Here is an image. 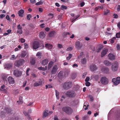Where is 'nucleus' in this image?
I'll list each match as a JSON object with an SVG mask.
<instances>
[{
    "label": "nucleus",
    "mask_w": 120,
    "mask_h": 120,
    "mask_svg": "<svg viewBox=\"0 0 120 120\" xmlns=\"http://www.w3.org/2000/svg\"><path fill=\"white\" fill-rule=\"evenodd\" d=\"M12 110V109H10L8 108H6L4 110V111L1 112L0 117L2 118H4L6 116V113H10Z\"/></svg>",
    "instance_id": "obj_1"
},
{
    "label": "nucleus",
    "mask_w": 120,
    "mask_h": 120,
    "mask_svg": "<svg viewBox=\"0 0 120 120\" xmlns=\"http://www.w3.org/2000/svg\"><path fill=\"white\" fill-rule=\"evenodd\" d=\"M65 94L68 97L72 98L74 97L76 95V93L74 91L72 90L67 91Z\"/></svg>",
    "instance_id": "obj_2"
},
{
    "label": "nucleus",
    "mask_w": 120,
    "mask_h": 120,
    "mask_svg": "<svg viewBox=\"0 0 120 120\" xmlns=\"http://www.w3.org/2000/svg\"><path fill=\"white\" fill-rule=\"evenodd\" d=\"M72 83L70 82H66L63 84V87L65 89H68L71 87Z\"/></svg>",
    "instance_id": "obj_3"
},
{
    "label": "nucleus",
    "mask_w": 120,
    "mask_h": 120,
    "mask_svg": "<svg viewBox=\"0 0 120 120\" xmlns=\"http://www.w3.org/2000/svg\"><path fill=\"white\" fill-rule=\"evenodd\" d=\"M118 64L117 62H113L112 64L111 69L113 71H116L117 70L118 68Z\"/></svg>",
    "instance_id": "obj_4"
},
{
    "label": "nucleus",
    "mask_w": 120,
    "mask_h": 120,
    "mask_svg": "<svg viewBox=\"0 0 120 120\" xmlns=\"http://www.w3.org/2000/svg\"><path fill=\"white\" fill-rule=\"evenodd\" d=\"M62 109L64 112H65L67 114H71L72 112V109L69 107H64L62 108Z\"/></svg>",
    "instance_id": "obj_5"
},
{
    "label": "nucleus",
    "mask_w": 120,
    "mask_h": 120,
    "mask_svg": "<svg viewBox=\"0 0 120 120\" xmlns=\"http://www.w3.org/2000/svg\"><path fill=\"white\" fill-rule=\"evenodd\" d=\"M100 82L102 84L104 85H107L109 83L108 79L105 77H102L101 78Z\"/></svg>",
    "instance_id": "obj_6"
},
{
    "label": "nucleus",
    "mask_w": 120,
    "mask_h": 120,
    "mask_svg": "<svg viewBox=\"0 0 120 120\" xmlns=\"http://www.w3.org/2000/svg\"><path fill=\"white\" fill-rule=\"evenodd\" d=\"M33 48L36 49H38L39 47V44L37 41H35L33 42L32 45Z\"/></svg>",
    "instance_id": "obj_7"
},
{
    "label": "nucleus",
    "mask_w": 120,
    "mask_h": 120,
    "mask_svg": "<svg viewBox=\"0 0 120 120\" xmlns=\"http://www.w3.org/2000/svg\"><path fill=\"white\" fill-rule=\"evenodd\" d=\"M8 82L9 83L11 84H13L15 83L14 79L11 76H10L7 78Z\"/></svg>",
    "instance_id": "obj_8"
},
{
    "label": "nucleus",
    "mask_w": 120,
    "mask_h": 120,
    "mask_svg": "<svg viewBox=\"0 0 120 120\" xmlns=\"http://www.w3.org/2000/svg\"><path fill=\"white\" fill-rule=\"evenodd\" d=\"M14 75L16 77L20 76L21 75V72L19 71L18 70H15L13 71Z\"/></svg>",
    "instance_id": "obj_9"
},
{
    "label": "nucleus",
    "mask_w": 120,
    "mask_h": 120,
    "mask_svg": "<svg viewBox=\"0 0 120 120\" xmlns=\"http://www.w3.org/2000/svg\"><path fill=\"white\" fill-rule=\"evenodd\" d=\"M97 68L96 66L94 64H92L90 67V70L92 72L95 71Z\"/></svg>",
    "instance_id": "obj_10"
},
{
    "label": "nucleus",
    "mask_w": 120,
    "mask_h": 120,
    "mask_svg": "<svg viewBox=\"0 0 120 120\" xmlns=\"http://www.w3.org/2000/svg\"><path fill=\"white\" fill-rule=\"evenodd\" d=\"M82 46V44L79 41H77L75 43V47L78 49H80Z\"/></svg>",
    "instance_id": "obj_11"
},
{
    "label": "nucleus",
    "mask_w": 120,
    "mask_h": 120,
    "mask_svg": "<svg viewBox=\"0 0 120 120\" xmlns=\"http://www.w3.org/2000/svg\"><path fill=\"white\" fill-rule=\"evenodd\" d=\"M108 57L109 59L112 60H113L115 59V56L111 53H109L108 55Z\"/></svg>",
    "instance_id": "obj_12"
},
{
    "label": "nucleus",
    "mask_w": 120,
    "mask_h": 120,
    "mask_svg": "<svg viewBox=\"0 0 120 120\" xmlns=\"http://www.w3.org/2000/svg\"><path fill=\"white\" fill-rule=\"evenodd\" d=\"M102 72L106 73H109V70L108 68L105 67H103L101 69Z\"/></svg>",
    "instance_id": "obj_13"
},
{
    "label": "nucleus",
    "mask_w": 120,
    "mask_h": 120,
    "mask_svg": "<svg viewBox=\"0 0 120 120\" xmlns=\"http://www.w3.org/2000/svg\"><path fill=\"white\" fill-rule=\"evenodd\" d=\"M57 66L56 65H54L52 70L51 71L52 73V74H55L57 71Z\"/></svg>",
    "instance_id": "obj_14"
},
{
    "label": "nucleus",
    "mask_w": 120,
    "mask_h": 120,
    "mask_svg": "<svg viewBox=\"0 0 120 120\" xmlns=\"http://www.w3.org/2000/svg\"><path fill=\"white\" fill-rule=\"evenodd\" d=\"M91 79H94L96 80L97 81L98 79L99 78V77L98 75H92L90 77Z\"/></svg>",
    "instance_id": "obj_15"
},
{
    "label": "nucleus",
    "mask_w": 120,
    "mask_h": 120,
    "mask_svg": "<svg viewBox=\"0 0 120 120\" xmlns=\"http://www.w3.org/2000/svg\"><path fill=\"white\" fill-rule=\"evenodd\" d=\"M56 34V32L54 30H52L49 32L48 35L49 37H51L54 36Z\"/></svg>",
    "instance_id": "obj_16"
},
{
    "label": "nucleus",
    "mask_w": 120,
    "mask_h": 120,
    "mask_svg": "<svg viewBox=\"0 0 120 120\" xmlns=\"http://www.w3.org/2000/svg\"><path fill=\"white\" fill-rule=\"evenodd\" d=\"M12 66V64L11 63L7 64L4 66L5 68L8 70L11 68Z\"/></svg>",
    "instance_id": "obj_17"
},
{
    "label": "nucleus",
    "mask_w": 120,
    "mask_h": 120,
    "mask_svg": "<svg viewBox=\"0 0 120 120\" xmlns=\"http://www.w3.org/2000/svg\"><path fill=\"white\" fill-rule=\"evenodd\" d=\"M108 52V50L107 49H103L101 53V57H103Z\"/></svg>",
    "instance_id": "obj_18"
},
{
    "label": "nucleus",
    "mask_w": 120,
    "mask_h": 120,
    "mask_svg": "<svg viewBox=\"0 0 120 120\" xmlns=\"http://www.w3.org/2000/svg\"><path fill=\"white\" fill-rule=\"evenodd\" d=\"M104 63L105 65L108 66H110L111 65V63L107 60H104Z\"/></svg>",
    "instance_id": "obj_19"
},
{
    "label": "nucleus",
    "mask_w": 120,
    "mask_h": 120,
    "mask_svg": "<svg viewBox=\"0 0 120 120\" xmlns=\"http://www.w3.org/2000/svg\"><path fill=\"white\" fill-rule=\"evenodd\" d=\"M49 61L48 59H45L43 60L41 62V64L43 65H45L47 64L48 62Z\"/></svg>",
    "instance_id": "obj_20"
},
{
    "label": "nucleus",
    "mask_w": 120,
    "mask_h": 120,
    "mask_svg": "<svg viewBox=\"0 0 120 120\" xmlns=\"http://www.w3.org/2000/svg\"><path fill=\"white\" fill-rule=\"evenodd\" d=\"M24 11L22 9L20 10L18 13L19 16L21 17H23V14L24 13Z\"/></svg>",
    "instance_id": "obj_21"
},
{
    "label": "nucleus",
    "mask_w": 120,
    "mask_h": 120,
    "mask_svg": "<svg viewBox=\"0 0 120 120\" xmlns=\"http://www.w3.org/2000/svg\"><path fill=\"white\" fill-rule=\"evenodd\" d=\"M45 36V35L44 32L43 31L40 32L39 34V36L40 38H43Z\"/></svg>",
    "instance_id": "obj_22"
},
{
    "label": "nucleus",
    "mask_w": 120,
    "mask_h": 120,
    "mask_svg": "<svg viewBox=\"0 0 120 120\" xmlns=\"http://www.w3.org/2000/svg\"><path fill=\"white\" fill-rule=\"evenodd\" d=\"M45 47L48 49H51L52 48V45L50 44H46L45 45Z\"/></svg>",
    "instance_id": "obj_23"
},
{
    "label": "nucleus",
    "mask_w": 120,
    "mask_h": 120,
    "mask_svg": "<svg viewBox=\"0 0 120 120\" xmlns=\"http://www.w3.org/2000/svg\"><path fill=\"white\" fill-rule=\"evenodd\" d=\"M19 100L17 102L18 104L20 105L21 104L23 103V100H22V97L21 96H20L19 98Z\"/></svg>",
    "instance_id": "obj_24"
},
{
    "label": "nucleus",
    "mask_w": 120,
    "mask_h": 120,
    "mask_svg": "<svg viewBox=\"0 0 120 120\" xmlns=\"http://www.w3.org/2000/svg\"><path fill=\"white\" fill-rule=\"evenodd\" d=\"M48 110L47 109H45L44 112L43 113V118H44L45 117L47 116H48L49 114L48 113Z\"/></svg>",
    "instance_id": "obj_25"
},
{
    "label": "nucleus",
    "mask_w": 120,
    "mask_h": 120,
    "mask_svg": "<svg viewBox=\"0 0 120 120\" xmlns=\"http://www.w3.org/2000/svg\"><path fill=\"white\" fill-rule=\"evenodd\" d=\"M8 75L6 74H3L2 75V78L4 80H5L6 81V78L8 76ZM7 82V81H6Z\"/></svg>",
    "instance_id": "obj_26"
},
{
    "label": "nucleus",
    "mask_w": 120,
    "mask_h": 120,
    "mask_svg": "<svg viewBox=\"0 0 120 120\" xmlns=\"http://www.w3.org/2000/svg\"><path fill=\"white\" fill-rule=\"evenodd\" d=\"M42 53L41 52H39L37 53L36 56H37L38 58L39 59H41L42 57Z\"/></svg>",
    "instance_id": "obj_27"
},
{
    "label": "nucleus",
    "mask_w": 120,
    "mask_h": 120,
    "mask_svg": "<svg viewBox=\"0 0 120 120\" xmlns=\"http://www.w3.org/2000/svg\"><path fill=\"white\" fill-rule=\"evenodd\" d=\"M81 63L83 64H85L86 62V58H84L82 59L81 60Z\"/></svg>",
    "instance_id": "obj_28"
},
{
    "label": "nucleus",
    "mask_w": 120,
    "mask_h": 120,
    "mask_svg": "<svg viewBox=\"0 0 120 120\" xmlns=\"http://www.w3.org/2000/svg\"><path fill=\"white\" fill-rule=\"evenodd\" d=\"M15 64L17 66H19L21 65L19 60L18 61H16L15 63Z\"/></svg>",
    "instance_id": "obj_29"
},
{
    "label": "nucleus",
    "mask_w": 120,
    "mask_h": 120,
    "mask_svg": "<svg viewBox=\"0 0 120 120\" xmlns=\"http://www.w3.org/2000/svg\"><path fill=\"white\" fill-rule=\"evenodd\" d=\"M53 62L51 61H50L48 65V69H50L51 67H52L53 64Z\"/></svg>",
    "instance_id": "obj_30"
},
{
    "label": "nucleus",
    "mask_w": 120,
    "mask_h": 120,
    "mask_svg": "<svg viewBox=\"0 0 120 120\" xmlns=\"http://www.w3.org/2000/svg\"><path fill=\"white\" fill-rule=\"evenodd\" d=\"M56 95L57 99L58 100L59 98V93L57 90H56Z\"/></svg>",
    "instance_id": "obj_31"
},
{
    "label": "nucleus",
    "mask_w": 120,
    "mask_h": 120,
    "mask_svg": "<svg viewBox=\"0 0 120 120\" xmlns=\"http://www.w3.org/2000/svg\"><path fill=\"white\" fill-rule=\"evenodd\" d=\"M71 33H70L68 32H67L66 33H63L62 34V35L64 37H66L67 35H70L71 34Z\"/></svg>",
    "instance_id": "obj_32"
},
{
    "label": "nucleus",
    "mask_w": 120,
    "mask_h": 120,
    "mask_svg": "<svg viewBox=\"0 0 120 120\" xmlns=\"http://www.w3.org/2000/svg\"><path fill=\"white\" fill-rule=\"evenodd\" d=\"M27 53L26 51H23L21 54V56L23 57H24L27 54Z\"/></svg>",
    "instance_id": "obj_33"
},
{
    "label": "nucleus",
    "mask_w": 120,
    "mask_h": 120,
    "mask_svg": "<svg viewBox=\"0 0 120 120\" xmlns=\"http://www.w3.org/2000/svg\"><path fill=\"white\" fill-rule=\"evenodd\" d=\"M5 87V86L4 85H3L1 87V88H0V90L1 91H3L4 92H6V90L5 89H4Z\"/></svg>",
    "instance_id": "obj_34"
},
{
    "label": "nucleus",
    "mask_w": 120,
    "mask_h": 120,
    "mask_svg": "<svg viewBox=\"0 0 120 120\" xmlns=\"http://www.w3.org/2000/svg\"><path fill=\"white\" fill-rule=\"evenodd\" d=\"M112 81L113 83L114 84L116 85H118L117 83H116V82H117L116 79L115 78H114L112 80Z\"/></svg>",
    "instance_id": "obj_35"
},
{
    "label": "nucleus",
    "mask_w": 120,
    "mask_h": 120,
    "mask_svg": "<svg viewBox=\"0 0 120 120\" xmlns=\"http://www.w3.org/2000/svg\"><path fill=\"white\" fill-rule=\"evenodd\" d=\"M116 79L117 82H116V83H117L118 85L120 83V77H117Z\"/></svg>",
    "instance_id": "obj_36"
},
{
    "label": "nucleus",
    "mask_w": 120,
    "mask_h": 120,
    "mask_svg": "<svg viewBox=\"0 0 120 120\" xmlns=\"http://www.w3.org/2000/svg\"><path fill=\"white\" fill-rule=\"evenodd\" d=\"M30 63L32 65L34 64L35 63V60L33 59H32L30 61Z\"/></svg>",
    "instance_id": "obj_37"
},
{
    "label": "nucleus",
    "mask_w": 120,
    "mask_h": 120,
    "mask_svg": "<svg viewBox=\"0 0 120 120\" xmlns=\"http://www.w3.org/2000/svg\"><path fill=\"white\" fill-rule=\"evenodd\" d=\"M67 8V7L66 6H64L63 5H61V9L62 10H64V9H66Z\"/></svg>",
    "instance_id": "obj_38"
},
{
    "label": "nucleus",
    "mask_w": 120,
    "mask_h": 120,
    "mask_svg": "<svg viewBox=\"0 0 120 120\" xmlns=\"http://www.w3.org/2000/svg\"><path fill=\"white\" fill-rule=\"evenodd\" d=\"M43 3V2H42L41 1H40L37 3L35 5H36L38 6L42 4Z\"/></svg>",
    "instance_id": "obj_39"
},
{
    "label": "nucleus",
    "mask_w": 120,
    "mask_h": 120,
    "mask_svg": "<svg viewBox=\"0 0 120 120\" xmlns=\"http://www.w3.org/2000/svg\"><path fill=\"white\" fill-rule=\"evenodd\" d=\"M72 56V55L71 54H69V56L67 58V59L68 60H69Z\"/></svg>",
    "instance_id": "obj_40"
},
{
    "label": "nucleus",
    "mask_w": 120,
    "mask_h": 120,
    "mask_svg": "<svg viewBox=\"0 0 120 120\" xmlns=\"http://www.w3.org/2000/svg\"><path fill=\"white\" fill-rule=\"evenodd\" d=\"M32 17V16L30 14H28L27 15V19L28 20H30V18Z\"/></svg>",
    "instance_id": "obj_41"
},
{
    "label": "nucleus",
    "mask_w": 120,
    "mask_h": 120,
    "mask_svg": "<svg viewBox=\"0 0 120 120\" xmlns=\"http://www.w3.org/2000/svg\"><path fill=\"white\" fill-rule=\"evenodd\" d=\"M45 86L46 88V89L48 88H52V86L51 85L49 84L48 85H46Z\"/></svg>",
    "instance_id": "obj_42"
},
{
    "label": "nucleus",
    "mask_w": 120,
    "mask_h": 120,
    "mask_svg": "<svg viewBox=\"0 0 120 120\" xmlns=\"http://www.w3.org/2000/svg\"><path fill=\"white\" fill-rule=\"evenodd\" d=\"M112 33L110 32L109 31L105 33V35H112Z\"/></svg>",
    "instance_id": "obj_43"
},
{
    "label": "nucleus",
    "mask_w": 120,
    "mask_h": 120,
    "mask_svg": "<svg viewBox=\"0 0 120 120\" xmlns=\"http://www.w3.org/2000/svg\"><path fill=\"white\" fill-rule=\"evenodd\" d=\"M38 69L39 70H42L44 71H45V68L42 67H40L38 68Z\"/></svg>",
    "instance_id": "obj_44"
},
{
    "label": "nucleus",
    "mask_w": 120,
    "mask_h": 120,
    "mask_svg": "<svg viewBox=\"0 0 120 120\" xmlns=\"http://www.w3.org/2000/svg\"><path fill=\"white\" fill-rule=\"evenodd\" d=\"M109 11L107 9L105 11H104V15H107L108 13L109 12Z\"/></svg>",
    "instance_id": "obj_45"
},
{
    "label": "nucleus",
    "mask_w": 120,
    "mask_h": 120,
    "mask_svg": "<svg viewBox=\"0 0 120 120\" xmlns=\"http://www.w3.org/2000/svg\"><path fill=\"white\" fill-rule=\"evenodd\" d=\"M79 101L78 100L76 99L74 101V103L75 105H76L78 104Z\"/></svg>",
    "instance_id": "obj_46"
},
{
    "label": "nucleus",
    "mask_w": 120,
    "mask_h": 120,
    "mask_svg": "<svg viewBox=\"0 0 120 120\" xmlns=\"http://www.w3.org/2000/svg\"><path fill=\"white\" fill-rule=\"evenodd\" d=\"M87 73L86 72H84V73H83L82 74V77L83 78H84L86 75L87 74Z\"/></svg>",
    "instance_id": "obj_47"
},
{
    "label": "nucleus",
    "mask_w": 120,
    "mask_h": 120,
    "mask_svg": "<svg viewBox=\"0 0 120 120\" xmlns=\"http://www.w3.org/2000/svg\"><path fill=\"white\" fill-rule=\"evenodd\" d=\"M57 46L59 49H61L63 47L62 45L60 44H58Z\"/></svg>",
    "instance_id": "obj_48"
},
{
    "label": "nucleus",
    "mask_w": 120,
    "mask_h": 120,
    "mask_svg": "<svg viewBox=\"0 0 120 120\" xmlns=\"http://www.w3.org/2000/svg\"><path fill=\"white\" fill-rule=\"evenodd\" d=\"M116 36L117 38H120V33H117L116 34Z\"/></svg>",
    "instance_id": "obj_49"
},
{
    "label": "nucleus",
    "mask_w": 120,
    "mask_h": 120,
    "mask_svg": "<svg viewBox=\"0 0 120 120\" xmlns=\"http://www.w3.org/2000/svg\"><path fill=\"white\" fill-rule=\"evenodd\" d=\"M72 49L73 48L72 47H70L67 48V51H71L72 50Z\"/></svg>",
    "instance_id": "obj_50"
},
{
    "label": "nucleus",
    "mask_w": 120,
    "mask_h": 120,
    "mask_svg": "<svg viewBox=\"0 0 120 120\" xmlns=\"http://www.w3.org/2000/svg\"><path fill=\"white\" fill-rule=\"evenodd\" d=\"M11 30H8V33H5L4 34V35L5 36L9 34V33L11 32Z\"/></svg>",
    "instance_id": "obj_51"
},
{
    "label": "nucleus",
    "mask_w": 120,
    "mask_h": 120,
    "mask_svg": "<svg viewBox=\"0 0 120 120\" xmlns=\"http://www.w3.org/2000/svg\"><path fill=\"white\" fill-rule=\"evenodd\" d=\"M85 85L87 86H89L90 85V83L88 82H86L85 83Z\"/></svg>",
    "instance_id": "obj_52"
},
{
    "label": "nucleus",
    "mask_w": 120,
    "mask_h": 120,
    "mask_svg": "<svg viewBox=\"0 0 120 120\" xmlns=\"http://www.w3.org/2000/svg\"><path fill=\"white\" fill-rule=\"evenodd\" d=\"M6 18L9 21H11L10 18L8 15H7L6 17Z\"/></svg>",
    "instance_id": "obj_53"
},
{
    "label": "nucleus",
    "mask_w": 120,
    "mask_h": 120,
    "mask_svg": "<svg viewBox=\"0 0 120 120\" xmlns=\"http://www.w3.org/2000/svg\"><path fill=\"white\" fill-rule=\"evenodd\" d=\"M19 60L21 65L23 64L25 62V61L23 59L20 60Z\"/></svg>",
    "instance_id": "obj_54"
},
{
    "label": "nucleus",
    "mask_w": 120,
    "mask_h": 120,
    "mask_svg": "<svg viewBox=\"0 0 120 120\" xmlns=\"http://www.w3.org/2000/svg\"><path fill=\"white\" fill-rule=\"evenodd\" d=\"M113 15L114 16L113 18H114L117 19L118 17V15L116 14H114Z\"/></svg>",
    "instance_id": "obj_55"
},
{
    "label": "nucleus",
    "mask_w": 120,
    "mask_h": 120,
    "mask_svg": "<svg viewBox=\"0 0 120 120\" xmlns=\"http://www.w3.org/2000/svg\"><path fill=\"white\" fill-rule=\"evenodd\" d=\"M24 48H25L27 49L28 48V45L26 43H25L24 44Z\"/></svg>",
    "instance_id": "obj_56"
},
{
    "label": "nucleus",
    "mask_w": 120,
    "mask_h": 120,
    "mask_svg": "<svg viewBox=\"0 0 120 120\" xmlns=\"http://www.w3.org/2000/svg\"><path fill=\"white\" fill-rule=\"evenodd\" d=\"M5 16L4 14H1L0 15V18L1 19H3Z\"/></svg>",
    "instance_id": "obj_57"
},
{
    "label": "nucleus",
    "mask_w": 120,
    "mask_h": 120,
    "mask_svg": "<svg viewBox=\"0 0 120 120\" xmlns=\"http://www.w3.org/2000/svg\"><path fill=\"white\" fill-rule=\"evenodd\" d=\"M25 40L23 38H21L20 39V41L21 43H23L25 41Z\"/></svg>",
    "instance_id": "obj_58"
},
{
    "label": "nucleus",
    "mask_w": 120,
    "mask_h": 120,
    "mask_svg": "<svg viewBox=\"0 0 120 120\" xmlns=\"http://www.w3.org/2000/svg\"><path fill=\"white\" fill-rule=\"evenodd\" d=\"M17 28L19 30H21L22 29V27L21 26L20 24H19L18 25Z\"/></svg>",
    "instance_id": "obj_59"
},
{
    "label": "nucleus",
    "mask_w": 120,
    "mask_h": 120,
    "mask_svg": "<svg viewBox=\"0 0 120 120\" xmlns=\"http://www.w3.org/2000/svg\"><path fill=\"white\" fill-rule=\"evenodd\" d=\"M85 4V3L84 2H82L80 4V5L81 7H83Z\"/></svg>",
    "instance_id": "obj_60"
},
{
    "label": "nucleus",
    "mask_w": 120,
    "mask_h": 120,
    "mask_svg": "<svg viewBox=\"0 0 120 120\" xmlns=\"http://www.w3.org/2000/svg\"><path fill=\"white\" fill-rule=\"evenodd\" d=\"M90 79V78L89 77H87L85 79V81L86 82H88L89 81Z\"/></svg>",
    "instance_id": "obj_61"
},
{
    "label": "nucleus",
    "mask_w": 120,
    "mask_h": 120,
    "mask_svg": "<svg viewBox=\"0 0 120 120\" xmlns=\"http://www.w3.org/2000/svg\"><path fill=\"white\" fill-rule=\"evenodd\" d=\"M39 86L38 82L35 83L34 84V86L35 87L37 86Z\"/></svg>",
    "instance_id": "obj_62"
},
{
    "label": "nucleus",
    "mask_w": 120,
    "mask_h": 120,
    "mask_svg": "<svg viewBox=\"0 0 120 120\" xmlns=\"http://www.w3.org/2000/svg\"><path fill=\"white\" fill-rule=\"evenodd\" d=\"M54 120H58V118L57 116L56 115L54 116Z\"/></svg>",
    "instance_id": "obj_63"
},
{
    "label": "nucleus",
    "mask_w": 120,
    "mask_h": 120,
    "mask_svg": "<svg viewBox=\"0 0 120 120\" xmlns=\"http://www.w3.org/2000/svg\"><path fill=\"white\" fill-rule=\"evenodd\" d=\"M117 26L120 29V22H118L117 24Z\"/></svg>",
    "instance_id": "obj_64"
}]
</instances>
